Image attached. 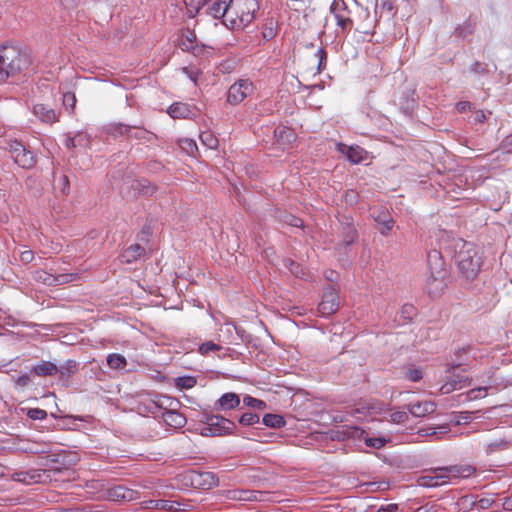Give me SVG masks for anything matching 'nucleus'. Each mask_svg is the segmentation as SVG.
I'll list each match as a JSON object with an SVG mask.
<instances>
[{"instance_id": "nucleus-1", "label": "nucleus", "mask_w": 512, "mask_h": 512, "mask_svg": "<svg viewBox=\"0 0 512 512\" xmlns=\"http://www.w3.org/2000/svg\"><path fill=\"white\" fill-rule=\"evenodd\" d=\"M32 65L30 53L17 45L0 47V83L26 71Z\"/></svg>"}, {"instance_id": "nucleus-2", "label": "nucleus", "mask_w": 512, "mask_h": 512, "mask_svg": "<svg viewBox=\"0 0 512 512\" xmlns=\"http://www.w3.org/2000/svg\"><path fill=\"white\" fill-rule=\"evenodd\" d=\"M447 272L440 252L433 250L428 254V275L425 283V290L431 297L442 294L446 287Z\"/></svg>"}, {"instance_id": "nucleus-3", "label": "nucleus", "mask_w": 512, "mask_h": 512, "mask_svg": "<svg viewBox=\"0 0 512 512\" xmlns=\"http://www.w3.org/2000/svg\"><path fill=\"white\" fill-rule=\"evenodd\" d=\"M258 9L257 0H231L228 9V27L233 30L244 29L252 23Z\"/></svg>"}, {"instance_id": "nucleus-4", "label": "nucleus", "mask_w": 512, "mask_h": 512, "mask_svg": "<svg viewBox=\"0 0 512 512\" xmlns=\"http://www.w3.org/2000/svg\"><path fill=\"white\" fill-rule=\"evenodd\" d=\"M455 263L459 271L467 278L473 279L480 270V257L471 243L464 242L455 254Z\"/></svg>"}, {"instance_id": "nucleus-5", "label": "nucleus", "mask_w": 512, "mask_h": 512, "mask_svg": "<svg viewBox=\"0 0 512 512\" xmlns=\"http://www.w3.org/2000/svg\"><path fill=\"white\" fill-rule=\"evenodd\" d=\"M476 469L471 465H451L446 467H438L432 471V475L437 486L448 483L452 479L468 478L475 473Z\"/></svg>"}, {"instance_id": "nucleus-6", "label": "nucleus", "mask_w": 512, "mask_h": 512, "mask_svg": "<svg viewBox=\"0 0 512 512\" xmlns=\"http://www.w3.org/2000/svg\"><path fill=\"white\" fill-rule=\"evenodd\" d=\"M221 495L227 500L240 502H266L271 500L269 492L249 489L223 490Z\"/></svg>"}, {"instance_id": "nucleus-7", "label": "nucleus", "mask_w": 512, "mask_h": 512, "mask_svg": "<svg viewBox=\"0 0 512 512\" xmlns=\"http://www.w3.org/2000/svg\"><path fill=\"white\" fill-rule=\"evenodd\" d=\"M9 152L14 160V162L24 168L30 169L35 165V157L34 154L26 149V147L19 141L13 140L8 144Z\"/></svg>"}, {"instance_id": "nucleus-8", "label": "nucleus", "mask_w": 512, "mask_h": 512, "mask_svg": "<svg viewBox=\"0 0 512 512\" xmlns=\"http://www.w3.org/2000/svg\"><path fill=\"white\" fill-rule=\"evenodd\" d=\"M253 91L254 86L249 79H239L229 87L227 102L231 105H238L250 96Z\"/></svg>"}, {"instance_id": "nucleus-9", "label": "nucleus", "mask_w": 512, "mask_h": 512, "mask_svg": "<svg viewBox=\"0 0 512 512\" xmlns=\"http://www.w3.org/2000/svg\"><path fill=\"white\" fill-rule=\"evenodd\" d=\"M335 436L337 438H358V439H361L363 438L366 445L369 446V447H373V448H376V449H379L381 447H383L386 443V440L384 438H374V437H367L366 435V432L357 427V426H345V427H342V430H337L335 432Z\"/></svg>"}, {"instance_id": "nucleus-10", "label": "nucleus", "mask_w": 512, "mask_h": 512, "mask_svg": "<svg viewBox=\"0 0 512 512\" xmlns=\"http://www.w3.org/2000/svg\"><path fill=\"white\" fill-rule=\"evenodd\" d=\"M330 11L334 15L336 24L341 28L342 32L349 31L352 28L353 21L351 19V11L348 9L344 0H334Z\"/></svg>"}, {"instance_id": "nucleus-11", "label": "nucleus", "mask_w": 512, "mask_h": 512, "mask_svg": "<svg viewBox=\"0 0 512 512\" xmlns=\"http://www.w3.org/2000/svg\"><path fill=\"white\" fill-rule=\"evenodd\" d=\"M202 422L215 428V432L218 436L232 434L236 425L233 421L221 416L214 414H204Z\"/></svg>"}, {"instance_id": "nucleus-12", "label": "nucleus", "mask_w": 512, "mask_h": 512, "mask_svg": "<svg viewBox=\"0 0 512 512\" xmlns=\"http://www.w3.org/2000/svg\"><path fill=\"white\" fill-rule=\"evenodd\" d=\"M339 308V296L336 289L332 286L328 287L322 296L319 303L318 311L322 316H330L334 314Z\"/></svg>"}, {"instance_id": "nucleus-13", "label": "nucleus", "mask_w": 512, "mask_h": 512, "mask_svg": "<svg viewBox=\"0 0 512 512\" xmlns=\"http://www.w3.org/2000/svg\"><path fill=\"white\" fill-rule=\"evenodd\" d=\"M187 477L193 487L203 490L211 489L216 486L218 482V478L212 472L191 471L188 473Z\"/></svg>"}, {"instance_id": "nucleus-14", "label": "nucleus", "mask_w": 512, "mask_h": 512, "mask_svg": "<svg viewBox=\"0 0 512 512\" xmlns=\"http://www.w3.org/2000/svg\"><path fill=\"white\" fill-rule=\"evenodd\" d=\"M167 113L174 119H188L196 117L198 110L187 103L176 102L168 107Z\"/></svg>"}, {"instance_id": "nucleus-15", "label": "nucleus", "mask_w": 512, "mask_h": 512, "mask_svg": "<svg viewBox=\"0 0 512 512\" xmlns=\"http://www.w3.org/2000/svg\"><path fill=\"white\" fill-rule=\"evenodd\" d=\"M106 495L107 498L112 501H132L136 499L137 492L123 485H116L108 488Z\"/></svg>"}, {"instance_id": "nucleus-16", "label": "nucleus", "mask_w": 512, "mask_h": 512, "mask_svg": "<svg viewBox=\"0 0 512 512\" xmlns=\"http://www.w3.org/2000/svg\"><path fill=\"white\" fill-rule=\"evenodd\" d=\"M76 275L73 274H58L53 275L45 271L37 272L36 279L48 286L62 285L73 281Z\"/></svg>"}, {"instance_id": "nucleus-17", "label": "nucleus", "mask_w": 512, "mask_h": 512, "mask_svg": "<svg viewBox=\"0 0 512 512\" xmlns=\"http://www.w3.org/2000/svg\"><path fill=\"white\" fill-rule=\"evenodd\" d=\"M407 409L414 417H424L436 410V404L430 400L419 401L407 405Z\"/></svg>"}, {"instance_id": "nucleus-18", "label": "nucleus", "mask_w": 512, "mask_h": 512, "mask_svg": "<svg viewBox=\"0 0 512 512\" xmlns=\"http://www.w3.org/2000/svg\"><path fill=\"white\" fill-rule=\"evenodd\" d=\"M33 114L42 122L52 124L58 121L59 115L47 105L36 104L33 107Z\"/></svg>"}, {"instance_id": "nucleus-19", "label": "nucleus", "mask_w": 512, "mask_h": 512, "mask_svg": "<svg viewBox=\"0 0 512 512\" xmlns=\"http://www.w3.org/2000/svg\"><path fill=\"white\" fill-rule=\"evenodd\" d=\"M240 398L236 393L228 392L223 394L216 403V410L226 411L232 410L239 406Z\"/></svg>"}, {"instance_id": "nucleus-20", "label": "nucleus", "mask_w": 512, "mask_h": 512, "mask_svg": "<svg viewBox=\"0 0 512 512\" xmlns=\"http://www.w3.org/2000/svg\"><path fill=\"white\" fill-rule=\"evenodd\" d=\"M373 217L375 222L379 225V232L387 236L394 226V219L385 211H379L377 214H374Z\"/></svg>"}, {"instance_id": "nucleus-21", "label": "nucleus", "mask_w": 512, "mask_h": 512, "mask_svg": "<svg viewBox=\"0 0 512 512\" xmlns=\"http://www.w3.org/2000/svg\"><path fill=\"white\" fill-rule=\"evenodd\" d=\"M231 0H218L209 8V14L214 18H223V23L228 27V9Z\"/></svg>"}, {"instance_id": "nucleus-22", "label": "nucleus", "mask_w": 512, "mask_h": 512, "mask_svg": "<svg viewBox=\"0 0 512 512\" xmlns=\"http://www.w3.org/2000/svg\"><path fill=\"white\" fill-rule=\"evenodd\" d=\"M512 448V441L506 438H495L485 446L486 455L490 456Z\"/></svg>"}, {"instance_id": "nucleus-23", "label": "nucleus", "mask_w": 512, "mask_h": 512, "mask_svg": "<svg viewBox=\"0 0 512 512\" xmlns=\"http://www.w3.org/2000/svg\"><path fill=\"white\" fill-rule=\"evenodd\" d=\"M338 151L346 154L348 160L354 164L360 163L364 160L365 151L359 146H346L345 144H338Z\"/></svg>"}, {"instance_id": "nucleus-24", "label": "nucleus", "mask_w": 512, "mask_h": 512, "mask_svg": "<svg viewBox=\"0 0 512 512\" xmlns=\"http://www.w3.org/2000/svg\"><path fill=\"white\" fill-rule=\"evenodd\" d=\"M467 385H469L467 377L463 375H451L449 382L442 385L440 390L443 394H448L454 390L466 387Z\"/></svg>"}, {"instance_id": "nucleus-25", "label": "nucleus", "mask_w": 512, "mask_h": 512, "mask_svg": "<svg viewBox=\"0 0 512 512\" xmlns=\"http://www.w3.org/2000/svg\"><path fill=\"white\" fill-rule=\"evenodd\" d=\"M162 418L164 422L174 428H182L186 424V418L175 410H167L163 412Z\"/></svg>"}, {"instance_id": "nucleus-26", "label": "nucleus", "mask_w": 512, "mask_h": 512, "mask_svg": "<svg viewBox=\"0 0 512 512\" xmlns=\"http://www.w3.org/2000/svg\"><path fill=\"white\" fill-rule=\"evenodd\" d=\"M145 253V249L139 244L130 245L121 255L126 263H132L140 259Z\"/></svg>"}, {"instance_id": "nucleus-27", "label": "nucleus", "mask_w": 512, "mask_h": 512, "mask_svg": "<svg viewBox=\"0 0 512 512\" xmlns=\"http://www.w3.org/2000/svg\"><path fill=\"white\" fill-rule=\"evenodd\" d=\"M36 375L41 377L54 376L58 373V367L56 364L49 361H42L33 368Z\"/></svg>"}, {"instance_id": "nucleus-28", "label": "nucleus", "mask_w": 512, "mask_h": 512, "mask_svg": "<svg viewBox=\"0 0 512 512\" xmlns=\"http://www.w3.org/2000/svg\"><path fill=\"white\" fill-rule=\"evenodd\" d=\"M278 32V22L274 18L266 19L263 29L262 36L265 40L273 39Z\"/></svg>"}, {"instance_id": "nucleus-29", "label": "nucleus", "mask_w": 512, "mask_h": 512, "mask_svg": "<svg viewBox=\"0 0 512 512\" xmlns=\"http://www.w3.org/2000/svg\"><path fill=\"white\" fill-rule=\"evenodd\" d=\"M107 365L113 370H122L127 365L126 358L117 353H111L107 356Z\"/></svg>"}, {"instance_id": "nucleus-30", "label": "nucleus", "mask_w": 512, "mask_h": 512, "mask_svg": "<svg viewBox=\"0 0 512 512\" xmlns=\"http://www.w3.org/2000/svg\"><path fill=\"white\" fill-rule=\"evenodd\" d=\"M132 187L144 196H151L155 192V186H153L148 180L144 179L134 181Z\"/></svg>"}, {"instance_id": "nucleus-31", "label": "nucleus", "mask_w": 512, "mask_h": 512, "mask_svg": "<svg viewBox=\"0 0 512 512\" xmlns=\"http://www.w3.org/2000/svg\"><path fill=\"white\" fill-rule=\"evenodd\" d=\"M262 422L264 425L271 428H280L285 425L284 418L277 414H266Z\"/></svg>"}, {"instance_id": "nucleus-32", "label": "nucleus", "mask_w": 512, "mask_h": 512, "mask_svg": "<svg viewBox=\"0 0 512 512\" xmlns=\"http://www.w3.org/2000/svg\"><path fill=\"white\" fill-rule=\"evenodd\" d=\"M186 9L187 14L189 17H194L200 10L201 7H203L207 0H183Z\"/></svg>"}, {"instance_id": "nucleus-33", "label": "nucleus", "mask_w": 512, "mask_h": 512, "mask_svg": "<svg viewBox=\"0 0 512 512\" xmlns=\"http://www.w3.org/2000/svg\"><path fill=\"white\" fill-rule=\"evenodd\" d=\"M196 385V378L193 376H182L175 378V386L179 389H191Z\"/></svg>"}, {"instance_id": "nucleus-34", "label": "nucleus", "mask_w": 512, "mask_h": 512, "mask_svg": "<svg viewBox=\"0 0 512 512\" xmlns=\"http://www.w3.org/2000/svg\"><path fill=\"white\" fill-rule=\"evenodd\" d=\"M179 146L183 151H185L188 155L194 156L198 151V147L196 142L190 138H184L179 140Z\"/></svg>"}, {"instance_id": "nucleus-35", "label": "nucleus", "mask_w": 512, "mask_h": 512, "mask_svg": "<svg viewBox=\"0 0 512 512\" xmlns=\"http://www.w3.org/2000/svg\"><path fill=\"white\" fill-rule=\"evenodd\" d=\"M200 140L209 149H215L218 146V139L210 131L202 132Z\"/></svg>"}, {"instance_id": "nucleus-36", "label": "nucleus", "mask_w": 512, "mask_h": 512, "mask_svg": "<svg viewBox=\"0 0 512 512\" xmlns=\"http://www.w3.org/2000/svg\"><path fill=\"white\" fill-rule=\"evenodd\" d=\"M76 102L77 99L73 92H66L63 94V106L69 113L74 112Z\"/></svg>"}, {"instance_id": "nucleus-37", "label": "nucleus", "mask_w": 512, "mask_h": 512, "mask_svg": "<svg viewBox=\"0 0 512 512\" xmlns=\"http://www.w3.org/2000/svg\"><path fill=\"white\" fill-rule=\"evenodd\" d=\"M343 233H344V239H343V242L345 243V245H350L352 244L356 238H357V231L356 229L350 225V224H347L344 229H343Z\"/></svg>"}, {"instance_id": "nucleus-38", "label": "nucleus", "mask_w": 512, "mask_h": 512, "mask_svg": "<svg viewBox=\"0 0 512 512\" xmlns=\"http://www.w3.org/2000/svg\"><path fill=\"white\" fill-rule=\"evenodd\" d=\"M260 420L259 415L251 412L244 413L239 418V423L244 426H250L258 423Z\"/></svg>"}, {"instance_id": "nucleus-39", "label": "nucleus", "mask_w": 512, "mask_h": 512, "mask_svg": "<svg viewBox=\"0 0 512 512\" xmlns=\"http://www.w3.org/2000/svg\"><path fill=\"white\" fill-rule=\"evenodd\" d=\"M220 349L221 346L212 341H207L199 346V352L202 355H207L210 352L219 351Z\"/></svg>"}, {"instance_id": "nucleus-40", "label": "nucleus", "mask_w": 512, "mask_h": 512, "mask_svg": "<svg viewBox=\"0 0 512 512\" xmlns=\"http://www.w3.org/2000/svg\"><path fill=\"white\" fill-rule=\"evenodd\" d=\"M243 402L245 405L254 408V409H264L266 407V404L264 401L253 398L251 396H246L243 399Z\"/></svg>"}, {"instance_id": "nucleus-41", "label": "nucleus", "mask_w": 512, "mask_h": 512, "mask_svg": "<svg viewBox=\"0 0 512 512\" xmlns=\"http://www.w3.org/2000/svg\"><path fill=\"white\" fill-rule=\"evenodd\" d=\"M27 416L33 420H43L47 417V412L40 408H31L27 411Z\"/></svg>"}, {"instance_id": "nucleus-42", "label": "nucleus", "mask_w": 512, "mask_h": 512, "mask_svg": "<svg viewBox=\"0 0 512 512\" xmlns=\"http://www.w3.org/2000/svg\"><path fill=\"white\" fill-rule=\"evenodd\" d=\"M418 484L423 487H436L437 482L434 481L430 472L428 474L422 475L418 478Z\"/></svg>"}, {"instance_id": "nucleus-43", "label": "nucleus", "mask_w": 512, "mask_h": 512, "mask_svg": "<svg viewBox=\"0 0 512 512\" xmlns=\"http://www.w3.org/2000/svg\"><path fill=\"white\" fill-rule=\"evenodd\" d=\"M408 420V414L405 411H395L390 414V421L393 423H404Z\"/></svg>"}, {"instance_id": "nucleus-44", "label": "nucleus", "mask_w": 512, "mask_h": 512, "mask_svg": "<svg viewBox=\"0 0 512 512\" xmlns=\"http://www.w3.org/2000/svg\"><path fill=\"white\" fill-rule=\"evenodd\" d=\"M188 36H186V39L185 40H182L181 43H180V47L182 50H187V51H190L194 48V38L195 36L193 35L192 32L188 31Z\"/></svg>"}, {"instance_id": "nucleus-45", "label": "nucleus", "mask_w": 512, "mask_h": 512, "mask_svg": "<svg viewBox=\"0 0 512 512\" xmlns=\"http://www.w3.org/2000/svg\"><path fill=\"white\" fill-rule=\"evenodd\" d=\"M407 377L413 382H418L422 379V371L420 369H410L407 372Z\"/></svg>"}, {"instance_id": "nucleus-46", "label": "nucleus", "mask_w": 512, "mask_h": 512, "mask_svg": "<svg viewBox=\"0 0 512 512\" xmlns=\"http://www.w3.org/2000/svg\"><path fill=\"white\" fill-rule=\"evenodd\" d=\"M78 140H86V135L79 133V134L75 135L74 137L67 139L66 146L68 148L77 147Z\"/></svg>"}, {"instance_id": "nucleus-47", "label": "nucleus", "mask_w": 512, "mask_h": 512, "mask_svg": "<svg viewBox=\"0 0 512 512\" xmlns=\"http://www.w3.org/2000/svg\"><path fill=\"white\" fill-rule=\"evenodd\" d=\"M200 434L202 436H205V437H215V436H218L215 432V428H213L212 426L210 425H207L205 424L201 429H200Z\"/></svg>"}, {"instance_id": "nucleus-48", "label": "nucleus", "mask_w": 512, "mask_h": 512, "mask_svg": "<svg viewBox=\"0 0 512 512\" xmlns=\"http://www.w3.org/2000/svg\"><path fill=\"white\" fill-rule=\"evenodd\" d=\"M502 148L505 152L512 153V134L503 140Z\"/></svg>"}, {"instance_id": "nucleus-49", "label": "nucleus", "mask_w": 512, "mask_h": 512, "mask_svg": "<svg viewBox=\"0 0 512 512\" xmlns=\"http://www.w3.org/2000/svg\"><path fill=\"white\" fill-rule=\"evenodd\" d=\"M30 382H31V379H30L29 375H27V374L21 375V376H19V377L16 379V385H17V386H20V387H25V386H27Z\"/></svg>"}, {"instance_id": "nucleus-50", "label": "nucleus", "mask_w": 512, "mask_h": 512, "mask_svg": "<svg viewBox=\"0 0 512 512\" xmlns=\"http://www.w3.org/2000/svg\"><path fill=\"white\" fill-rule=\"evenodd\" d=\"M60 182L62 184V193L68 194L69 193V179L66 175H63L60 177Z\"/></svg>"}, {"instance_id": "nucleus-51", "label": "nucleus", "mask_w": 512, "mask_h": 512, "mask_svg": "<svg viewBox=\"0 0 512 512\" xmlns=\"http://www.w3.org/2000/svg\"><path fill=\"white\" fill-rule=\"evenodd\" d=\"M398 505L397 504H388L386 506L380 507L376 512H397Z\"/></svg>"}, {"instance_id": "nucleus-52", "label": "nucleus", "mask_w": 512, "mask_h": 512, "mask_svg": "<svg viewBox=\"0 0 512 512\" xmlns=\"http://www.w3.org/2000/svg\"><path fill=\"white\" fill-rule=\"evenodd\" d=\"M21 260L25 263L32 261L33 253L31 251H24L21 253Z\"/></svg>"}, {"instance_id": "nucleus-53", "label": "nucleus", "mask_w": 512, "mask_h": 512, "mask_svg": "<svg viewBox=\"0 0 512 512\" xmlns=\"http://www.w3.org/2000/svg\"><path fill=\"white\" fill-rule=\"evenodd\" d=\"M288 223L294 227H302L303 225V221L300 218L294 216H290V221Z\"/></svg>"}, {"instance_id": "nucleus-54", "label": "nucleus", "mask_w": 512, "mask_h": 512, "mask_svg": "<svg viewBox=\"0 0 512 512\" xmlns=\"http://www.w3.org/2000/svg\"><path fill=\"white\" fill-rule=\"evenodd\" d=\"M471 70L475 73H483L485 68L482 66V64H480L479 62H475L472 66H471Z\"/></svg>"}, {"instance_id": "nucleus-55", "label": "nucleus", "mask_w": 512, "mask_h": 512, "mask_svg": "<svg viewBox=\"0 0 512 512\" xmlns=\"http://www.w3.org/2000/svg\"><path fill=\"white\" fill-rule=\"evenodd\" d=\"M491 503H492V501L487 498H482L479 500V506L483 509L489 508Z\"/></svg>"}, {"instance_id": "nucleus-56", "label": "nucleus", "mask_w": 512, "mask_h": 512, "mask_svg": "<svg viewBox=\"0 0 512 512\" xmlns=\"http://www.w3.org/2000/svg\"><path fill=\"white\" fill-rule=\"evenodd\" d=\"M316 55L319 57V67L322 65L323 60L326 58V52L324 49L319 48L316 52Z\"/></svg>"}, {"instance_id": "nucleus-57", "label": "nucleus", "mask_w": 512, "mask_h": 512, "mask_svg": "<svg viewBox=\"0 0 512 512\" xmlns=\"http://www.w3.org/2000/svg\"><path fill=\"white\" fill-rule=\"evenodd\" d=\"M503 507L505 510L512 511V496L505 498L503 502Z\"/></svg>"}, {"instance_id": "nucleus-58", "label": "nucleus", "mask_w": 512, "mask_h": 512, "mask_svg": "<svg viewBox=\"0 0 512 512\" xmlns=\"http://www.w3.org/2000/svg\"><path fill=\"white\" fill-rule=\"evenodd\" d=\"M402 313L410 316L414 313V307L412 305H404L402 308Z\"/></svg>"}, {"instance_id": "nucleus-59", "label": "nucleus", "mask_w": 512, "mask_h": 512, "mask_svg": "<svg viewBox=\"0 0 512 512\" xmlns=\"http://www.w3.org/2000/svg\"><path fill=\"white\" fill-rule=\"evenodd\" d=\"M468 106H469L468 102H459L456 104V109L459 112H464Z\"/></svg>"}, {"instance_id": "nucleus-60", "label": "nucleus", "mask_w": 512, "mask_h": 512, "mask_svg": "<svg viewBox=\"0 0 512 512\" xmlns=\"http://www.w3.org/2000/svg\"><path fill=\"white\" fill-rule=\"evenodd\" d=\"M131 129L132 128L130 126L122 125V124L119 125V132L121 134H128L131 131Z\"/></svg>"}, {"instance_id": "nucleus-61", "label": "nucleus", "mask_w": 512, "mask_h": 512, "mask_svg": "<svg viewBox=\"0 0 512 512\" xmlns=\"http://www.w3.org/2000/svg\"><path fill=\"white\" fill-rule=\"evenodd\" d=\"M276 132L279 133L280 137H283L284 134H287L288 136H292V132L289 129L281 128L279 130H276Z\"/></svg>"}, {"instance_id": "nucleus-62", "label": "nucleus", "mask_w": 512, "mask_h": 512, "mask_svg": "<svg viewBox=\"0 0 512 512\" xmlns=\"http://www.w3.org/2000/svg\"><path fill=\"white\" fill-rule=\"evenodd\" d=\"M482 390H483L482 388H479V389H477V390H475V389L471 390V391L469 392V396H470V398H477V397H478V395H476L475 393H476V392H481Z\"/></svg>"}, {"instance_id": "nucleus-63", "label": "nucleus", "mask_w": 512, "mask_h": 512, "mask_svg": "<svg viewBox=\"0 0 512 512\" xmlns=\"http://www.w3.org/2000/svg\"><path fill=\"white\" fill-rule=\"evenodd\" d=\"M156 507H157V508L166 509V508H167V503H166V502H164V501H158V502L156 503Z\"/></svg>"}, {"instance_id": "nucleus-64", "label": "nucleus", "mask_w": 512, "mask_h": 512, "mask_svg": "<svg viewBox=\"0 0 512 512\" xmlns=\"http://www.w3.org/2000/svg\"><path fill=\"white\" fill-rule=\"evenodd\" d=\"M88 139L86 138V140H78L77 141V146H80V145H84L85 142H87Z\"/></svg>"}]
</instances>
